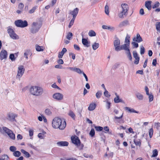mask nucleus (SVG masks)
<instances>
[{
  "mask_svg": "<svg viewBox=\"0 0 160 160\" xmlns=\"http://www.w3.org/2000/svg\"><path fill=\"white\" fill-rule=\"evenodd\" d=\"M52 127L54 129L63 130L66 126V122L63 119L58 117L54 118L52 122Z\"/></svg>",
  "mask_w": 160,
  "mask_h": 160,
  "instance_id": "1",
  "label": "nucleus"
},
{
  "mask_svg": "<svg viewBox=\"0 0 160 160\" xmlns=\"http://www.w3.org/2000/svg\"><path fill=\"white\" fill-rule=\"evenodd\" d=\"M121 11L118 13V16L119 18H123L128 14L129 7L127 4L122 3L121 5Z\"/></svg>",
  "mask_w": 160,
  "mask_h": 160,
  "instance_id": "2",
  "label": "nucleus"
},
{
  "mask_svg": "<svg viewBox=\"0 0 160 160\" xmlns=\"http://www.w3.org/2000/svg\"><path fill=\"white\" fill-rule=\"evenodd\" d=\"M30 92L32 94L38 96L42 93L43 90L42 88L40 87L32 86L31 88Z\"/></svg>",
  "mask_w": 160,
  "mask_h": 160,
  "instance_id": "3",
  "label": "nucleus"
},
{
  "mask_svg": "<svg viewBox=\"0 0 160 160\" xmlns=\"http://www.w3.org/2000/svg\"><path fill=\"white\" fill-rule=\"evenodd\" d=\"M130 37L127 35L125 38V44L120 46L119 51L124 50L127 52L130 50L129 48L130 44Z\"/></svg>",
  "mask_w": 160,
  "mask_h": 160,
  "instance_id": "4",
  "label": "nucleus"
},
{
  "mask_svg": "<svg viewBox=\"0 0 160 160\" xmlns=\"http://www.w3.org/2000/svg\"><path fill=\"white\" fill-rule=\"evenodd\" d=\"M41 27V25L38 22H34L30 28V31L32 33H36L38 32Z\"/></svg>",
  "mask_w": 160,
  "mask_h": 160,
  "instance_id": "5",
  "label": "nucleus"
},
{
  "mask_svg": "<svg viewBox=\"0 0 160 160\" xmlns=\"http://www.w3.org/2000/svg\"><path fill=\"white\" fill-rule=\"evenodd\" d=\"M71 139L72 142L77 146L79 150H82L83 149L84 145L81 143L78 137H72Z\"/></svg>",
  "mask_w": 160,
  "mask_h": 160,
  "instance_id": "6",
  "label": "nucleus"
},
{
  "mask_svg": "<svg viewBox=\"0 0 160 160\" xmlns=\"http://www.w3.org/2000/svg\"><path fill=\"white\" fill-rule=\"evenodd\" d=\"M15 24L18 27L24 28L28 26V24L26 21H22L21 20H17L15 22Z\"/></svg>",
  "mask_w": 160,
  "mask_h": 160,
  "instance_id": "7",
  "label": "nucleus"
},
{
  "mask_svg": "<svg viewBox=\"0 0 160 160\" xmlns=\"http://www.w3.org/2000/svg\"><path fill=\"white\" fill-rule=\"evenodd\" d=\"M25 69L22 65L19 66L18 68L17 74L16 77L17 79H20L24 72Z\"/></svg>",
  "mask_w": 160,
  "mask_h": 160,
  "instance_id": "8",
  "label": "nucleus"
},
{
  "mask_svg": "<svg viewBox=\"0 0 160 160\" xmlns=\"http://www.w3.org/2000/svg\"><path fill=\"white\" fill-rule=\"evenodd\" d=\"M8 32L10 36L12 39H19V36L15 33L12 29L8 27Z\"/></svg>",
  "mask_w": 160,
  "mask_h": 160,
  "instance_id": "9",
  "label": "nucleus"
},
{
  "mask_svg": "<svg viewBox=\"0 0 160 160\" xmlns=\"http://www.w3.org/2000/svg\"><path fill=\"white\" fill-rule=\"evenodd\" d=\"M52 97L54 99L60 101L63 99V95L62 94L60 93L57 92L55 93L52 95Z\"/></svg>",
  "mask_w": 160,
  "mask_h": 160,
  "instance_id": "10",
  "label": "nucleus"
},
{
  "mask_svg": "<svg viewBox=\"0 0 160 160\" xmlns=\"http://www.w3.org/2000/svg\"><path fill=\"white\" fill-rule=\"evenodd\" d=\"M120 41L118 38L114 41V46L115 47V49L116 51H119V49L120 47Z\"/></svg>",
  "mask_w": 160,
  "mask_h": 160,
  "instance_id": "11",
  "label": "nucleus"
},
{
  "mask_svg": "<svg viewBox=\"0 0 160 160\" xmlns=\"http://www.w3.org/2000/svg\"><path fill=\"white\" fill-rule=\"evenodd\" d=\"M129 25V22L128 20H125L120 23L118 25L119 28H122L123 27H126Z\"/></svg>",
  "mask_w": 160,
  "mask_h": 160,
  "instance_id": "12",
  "label": "nucleus"
},
{
  "mask_svg": "<svg viewBox=\"0 0 160 160\" xmlns=\"http://www.w3.org/2000/svg\"><path fill=\"white\" fill-rule=\"evenodd\" d=\"M7 52L4 50H2L0 53V59L2 60L3 59H6L7 57Z\"/></svg>",
  "mask_w": 160,
  "mask_h": 160,
  "instance_id": "13",
  "label": "nucleus"
},
{
  "mask_svg": "<svg viewBox=\"0 0 160 160\" xmlns=\"http://www.w3.org/2000/svg\"><path fill=\"white\" fill-rule=\"evenodd\" d=\"M79 11L78 8H74L73 10L70 11L69 14L73 16V18H75L77 15L78 14Z\"/></svg>",
  "mask_w": 160,
  "mask_h": 160,
  "instance_id": "14",
  "label": "nucleus"
},
{
  "mask_svg": "<svg viewBox=\"0 0 160 160\" xmlns=\"http://www.w3.org/2000/svg\"><path fill=\"white\" fill-rule=\"evenodd\" d=\"M17 117V115L13 113H11L8 114V119L11 121H15V118Z\"/></svg>",
  "mask_w": 160,
  "mask_h": 160,
  "instance_id": "15",
  "label": "nucleus"
},
{
  "mask_svg": "<svg viewBox=\"0 0 160 160\" xmlns=\"http://www.w3.org/2000/svg\"><path fill=\"white\" fill-rule=\"evenodd\" d=\"M133 41L138 42H140L142 41V39L140 34L138 33L137 34L136 37L133 38Z\"/></svg>",
  "mask_w": 160,
  "mask_h": 160,
  "instance_id": "16",
  "label": "nucleus"
},
{
  "mask_svg": "<svg viewBox=\"0 0 160 160\" xmlns=\"http://www.w3.org/2000/svg\"><path fill=\"white\" fill-rule=\"evenodd\" d=\"M57 144L58 146H66L68 145V143L66 141H60L58 142Z\"/></svg>",
  "mask_w": 160,
  "mask_h": 160,
  "instance_id": "17",
  "label": "nucleus"
},
{
  "mask_svg": "<svg viewBox=\"0 0 160 160\" xmlns=\"http://www.w3.org/2000/svg\"><path fill=\"white\" fill-rule=\"evenodd\" d=\"M96 106L97 105L95 103L92 102L89 104L88 109L90 111H93L95 109Z\"/></svg>",
  "mask_w": 160,
  "mask_h": 160,
  "instance_id": "18",
  "label": "nucleus"
},
{
  "mask_svg": "<svg viewBox=\"0 0 160 160\" xmlns=\"http://www.w3.org/2000/svg\"><path fill=\"white\" fill-rule=\"evenodd\" d=\"M125 110L129 113H138V112L136 111L134 109L130 107H126L124 108Z\"/></svg>",
  "mask_w": 160,
  "mask_h": 160,
  "instance_id": "19",
  "label": "nucleus"
},
{
  "mask_svg": "<svg viewBox=\"0 0 160 160\" xmlns=\"http://www.w3.org/2000/svg\"><path fill=\"white\" fill-rule=\"evenodd\" d=\"M152 2V1H147L145 2V7L149 10H150L151 9Z\"/></svg>",
  "mask_w": 160,
  "mask_h": 160,
  "instance_id": "20",
  "label": "nucleus"
},
{
  "mask_svg": "<svg viewBox=\"0 0 160 160\" xmlns=\"http://www.w3.org/2000/svg\"><path fill=\"white\" fill-rule=\"evenodd\" d=\"M82 42L83 44L86 47H88L90 46V42H88L86 39L82 38Z\"/></svg>",
  "mask_w": 160,
  "mask_h": 160,
  "instance_id": "21",
  "label": "nucleus"
},
{
  "mask_svg": "<svg viewBox=\"0 0 160 160\" xmlns=\"http://www.w3.org/2000/svg\"><path fill=\"white\" fill-rule=\"evenodd\" d=\"M32 53L30 50L26 49L25 51V52L24 54V56L26 59H28V55H32Z\"/></svg>",
  "mask_w": 160,
  "mask_h": 160,
  "instance_id": "22",
  "label": "nucleus"
},
{
  "mask_svg": "<svg viewBox=\"0 0 160 160\" xmlns=\"http://www.w3.org/2000/svg\"><path fill=\"white\" fill-rule=\"evenodd\" d=\"M116 95V97L114 98V102L115 103H118L120 102H123V101L121 99H120L119 98L118 95L117 93H115Z\"/></svg>",
  "mask_w": 160,
  "mask_h": 160,
  "instance_id": "23",
  "label": "nucleus"
},
{
  "mask_svg": "<svg viewBox=\"0 0 160 160\" xmlns=\"http://www.w3.org/2000/svg\"><path fill=\"white\" fill-rule=\"evenodd\" d=\"M67 50L65 48H63L62 51L59 52L58 55V58H61L62 57V56L64 53L67 52Z\"/></svg>",
  "mask_w": 160,
  "mask_h": 160,
  "instance_id": "24",
  "label": "nucleus"
},
{
  "mask_svg": "<svg viewBox=\"0 0 160 160\" xmlns=\"http://www.w3.org/2000/svg\"><path fill=\"white\" fill-rule=\"evenodd\" d=\"M10 139L14 140L15 139V134L13 133L12 131L11 130L7 134Z\"/></svg>",
  "mask_w": 160,
  "mask_h": 160,
  "instance_id": "25",
  "label": "nucleus"
},
{
  "mask_svg": "<svg viewBox=\"0 0 160 160\" xmlns=\"http://www.w3.org/2000/svg\"><path fill=\"white\" fill-rule=\"evenodd\" d=\"M21 151L24 155L25 157H26V158H29L30 157V155L29 153L28 152L25 151L24 149H21Z\"/></svg>",
  "mask_w": 160,
  "mask_h": 160,
  "instance_id": "26",
  "label": "nucleus"
},
{
  "mask_svg": "<svg viewBox=\"0 0 160 160\" xmlns=\"http://www.w3.org/2000/svg\"><path fill=\"white\" fill-rule=\"evenodd\" d=\"M136 96L137 98L140 100H142L143 98V96L141 93H137L136 94Z\"/></svg>",
  "mask_w": 160,
  "mask_h": 160,
  "instance_id": "27",
  "label": "nucleus"
},
{
  "mask_svg": "<svg viewBox=\"0 0 160 160\" xmlns=\"http://www.w3.org/2000/svg\"><path fill=\"white\" fill-rule=\"evenodd\" d=\"M99 43L95 42L92 45V49L93 50H95L98 48L99 47Z\"/></svg>",
  "mask_w": 160,
  "mask_h": 160,
  "instance_id": "28",
  "label": "nucleus"
},
{
  "mask_svg": "<svg viewBox=\"0 0 160 160\" xmlns=\"http://www.w3.org/2000/svg\"><path fill=\"white\" fill-rule=\"evenodd\" d=\"M68 115L70 116L74 120L75 119L76 115L72 111H70L68 113Z\"/></svg>",
  "mask_w": 160,
  "mask_h": 160,
  "instance_id": "29",
  "label": "nucleus"
},
{
  "mask_svg": "<svg viewBox=\"0 0 160 160\" xmlns=\"http://www.w3.org/2000/svg\"><path fill=\"white\" fill-rule=\"evenodd\" d=\"M72 33L71 32H69L68 33H67V35L66 36V38L68 39L69 40H70L72 39Z\"/></svg>",
  "mask_w": 160,
  "mask_h": 160,
  "instance_id": "30",
  "label": "nucleus"
},
{
  "mask_svg": "<svg viewBox=\"0 0 160 160\" xmlns=\"http://www.w3.org/2000/svg\"><path fill=\"white\" fill-rule=\"evenodd\" d=\"M35 48L36 51H43V49L42 47H40L38 45H35Z\"/></svg>",
  "mask_w": 160,
  "mask_h": 160,
  "instance_id": "31",
  "label": "nucleus"
},
{
  "mask_svg": "<svg viewBox=\"0 0 160 160\" xmlns=\"http://www.w3.org/2000/svg\"><path fill=\"white\" fill-rule=\"evenodd\" d=\"M88 35L90 37L95 36L96 35V34L94 31L91 30L88 32Z\"/></svg>",
  "mask_w": 160,
  "mask_h": 160,
  "instance_id": "32",
  "label": "nucleus"
},
{
  "mask_svg": "<svg viewBox=\"0 0 160 160\" xmlns=\"http://www.w3.org/2000/svg\"><path fill=\"white\" fill-rule=\"evenodd\" d=\"M160 3H159V2L158 1H156L152 5V8L153 9L156 8L158 7Z\"/></svg>",
  "mask_w": 160,
  "mask_h": 160,
  "instance_id": "33",
  "label": "nucleus"
},
{
  "mask_svg": "<svg viewBox=\"0 0 160 160\" xmlns=\"http://www.w3.org/2000/svg\"><path fill=\"white\" fill-rule=\"evenodd\" d=\"M156 27L157 31L160 32V22H157L156 23Z\"/></svg>",
  "mask_w": 160,
  "mask_h": 160,
  "instance_id": "34",
  "label": "nucleus"
},
{
  "mask_svg": "<svg viewBox=\"0 0 160 160\" xmlns=\"http://www.w3.org/2000/svg\"><path fill=\"white\" fill-rule=\"evenodd\" d=\"M45 113L47 115H50L52 114V112L49 108H47L45 110Z\"/></svg>",
  "mask_w": 160,
  "mask_h": 160,
  "instance_id": "35",
  "label": "nucleus"
},
{
  "mask_svg": "<svg viewBox=\"0 0 160 160\" xmlns=\"http://www.w3.org/2000/svg\"><path fill=\"white\" fill-rule=\"evenodd\" d=\"M126 53L128 57V58L129 60H130V61H132V58L131 53L130 52V51L129 50L128 51H127L126 52Z\"/></svg>",
  "mask_w": 160,
  "mask_h": 160,
  "instance_id": "36",
  "label": "nucleus"
},
{
  "mask_svg": "<svg viewBox=\"0 0 160 160\" xmlns=\"http://www.w3.org/2000/svg\"><path fill=\"white\" fill-rule=\"evenodd\" d=\"M21 152L19 151H15L13 153V155L15 157H19L21 155Z\"/></svg>",
  "mask_w": 160,
  "mask_h": 160,
  "instance_id": "37",
  "label": "nucleus"
},
{
  "mask_svg": "<svg viewBox=\"0 0 160 160\" xmlns=\"http://www.w3.org/2000/svg\"><path fill=\"white\" fill-rule=\"evenodd\" d=\"M153 154L152 155V157H156L158 155V151L157 149H154L152 151Z\"/></svg>",
  "mask_w": 160,
  "mask_h": 160,
  "instance_id": "38",
  "label": "nucleus"
},
{
  "mask_svg": "<svg viewBox=\"0 0 160 160\" xmlns=\"http://www.w3.org/2000/svg\"><path fill=\"white\" fill-rule=\"evenodd\" d=\"M1 160H9V158L8 155H4L1 156Z\"/></svg>",
  "mask_w": 160,
  "mask_h": 160,
  "instance_id": "39",
  "label": "nucleus"
},
{
  "mask_svg": "<svg viewBox=\"0 0 160 160\" xmlns=\"http://www.w3.org/2000/svg\"><path fill=\"white\" fill-rule=\"evenodd\" d=\"M102 95V92L101 91H98L96 94V96L98 99Z\"/></svg>",
  "mask_w": 160,
  "mask_h": 160,
  "instance_id": "40",
  "label": "nucleus"
},
{
  "mask_svg": "<svg viewBox=\"0 0 160 160\" xmlns=\"http://www.w3.org/2000/svg\"><path fill=\"white\" fill-rule=\"evenodd\" d=\"M2 129L4 131V132L7 134L11 130L5 127H2Z\"/></svg>",
  "mask_w": 160,
  "mask_h": 160,
  "instance_id": "41",
  "label": "nucleus"
},
{
  "mask_svg": "<svg viewBox=\"0 0 160 160\" xmlns=\"http://www.w3.org/2000/svg\"><path fill=\"white\" fill-rule=\"evenodd\" d=\"M37 6H35L34 7H33L29 11V13L31 14L33 13L34 12L35 10L37 9Z\"/></svg>",
  "mask_w": 160,
  "mask_h": 160,
  "instance_id": "42",
  "label": "nucleus"
},
{
  "mask_svg": "<svg viewBox=\"0 0 160 160\" xmlns=\"http://www.w3.org/2000/svg\"><path fill=\"white\" fill-rule=\"evenodd\" d=\"M104 95L106 97L108 98H109L110 96V95L106 89L105 90V91L104 92Z\"/></svg>",
  "mask_w": 160,
  "mask_h": 160,
  "instance_id": "43",
  "label": "nucleus"
},
{
  "mask_svg": "<svg viewBox=\"0 0 160 160\" xmlns=\"http://www.w3.org/2000/svg\"><path fill=\"white\" fill-rule=\"evenodd\" d=\"M134 142L135 144L137 146H140L141 144V142L140 140H134Z\"/></svg>",
  "mask_w": 160,
  "mask_h": 160,
  "instance_id": "44",
  "label": "nucleus"
},
{
  "mask_svg": "<svg viewBox=\"0 0 160 160\" xmlns=\"http://www.w3.org/2000/svg\"><path fill=\"white\" fill-rule=\"evenodd\" d=\"M75 19L73 18H72L71 19L68 26L69 28H70L72 27V26L73 25Z\"/></svg>",
  "mask_w": 160,
  "mask_h": 160,
  "instance_id": "45",
  "label": "nucleus"
},
{
  "mask_svg": "<svg viewBox=\"0 0 160 160\" xmlns=\"http://www.w3.org/2000/svg\"><path fill=\"white\" fill-rule=\"evenodd\" d=\"M95 128L96 130L98 131H102L103 129V128L102 127L100 126H95Z\"/></svg>",
  "mask_w": 160,
  "mask_h": 160,
  "instance_id": "46",
  "label": "nucleus"
},
{
  "mask_svg": "<svg viewBox=\"0 0 160 160\" xmlns=\"http://www.w3.org/2000/svg\"><path fill=\"white\" fill-rule=\"evenodd\" d=\"M153 129L152 128H151L149 130V137L150 138H151L152 137L153 134Z\"/></svg>",
  "mask_w": 160,
  "mask_h": 160,
  "instance_id": "47",
  "label": "nucleus"
},
{
  "mask_svg": "<svg viewBox=\"0 0 160 160\" xmlns=\"http://www.w3.org/2000/svg\"><path fill=\"white\" fill-rule=\"evenodd\" d=\"M109 8L108 6L106 5L105 7V12L106 14L108 15L109 14Z\"/></svg>",
  "mask_w": 160,
  "mask_h": 160,
  "instance_id": "48",
  "label": "nucleus"
},
{
  "mask_svg": "<svg viewBox=\"0 0 160 160\" xmlns=\"http://www.w3.org/2000/svg\"><path fill=\"white\" fill-rule=\"evenodd\" d=\"M148 96V98L149 99V102H150L152 101L153 99V96L152 94H149Z\"/></svg>",
  "mask_w": 160,
  "mask_h": 160,
  "instance_id": "49",
  "label": "nucleus"
},
{
  "mask_svg": "<svg viewBox=\"0 0 160 160\" xmlns=\"http://www.w3.org/2000/svg\"><path fill=\"white\" fill-rule=\"evenodd\" d=\"M145 52V48L142 46H141L140 47V54L142 55Z\"/></svg>",
  "mask_w": 160,
  "mask_h": 160,
  "instance_id": "50",
  "label": "nucleus"
},
{
  "mask_svg": "<svg viewBox=\"0 0 160 160\" xmlns=\"http://www.w3.org/2000/svg\"><path fill=\"white\" fill-rule=\"evenodd\" d=\"M90 135L92 137L94 136L95 131H94V129L92 128L91 129V131L90 132Z\"/></svg>",
  "mask_w": 160,
  "mask_h": 160,
  "instance_id": "51",
  "label": "nucleus"
},
{
  "mask_svg": "<svg viewBox=\"0 0 160 160\" xmlns=\"http://www.w3.org/2000/svg\"><path fill=\"white\" fill-rule=\"evenodd\" d=\"M9 149L10 151L12 152H14L16 150V148L13 146L10 147Z\"/></svg>",
  "mask_w": 160,
  "mask_h": 160,
  "instance_id": "52",
  "label": "nucleus"
},
{
  "mask_svg": "<svg viewBox=\"0 0 160 160\" xmlns=\"http://www.w3.org/2000/svg\"><path fill=\"white\" fill-rule=\"evenodd\" d=\"M133 56L135 58H139V57L138 56L137 53L135 51L133 52Z\"/></svg>",
  "mask_w": 160,
  "mask_h": 160,
  "instance_id": "53",
  "label": "nucleus"
},
{
  "mask_svg": "<svg viewBox=\"0 0 160 160\" xmlns=\"http://www.w3.org/2000/svg\"><path fill=\"white\" fill-rule=\"evenodd\" d=\"M132 42V45L134 47L137 48L138 46V44L136 42Z\"/></svg>",
  "mask_w": 160,
  "mask_h": 160,
  "instance_id": "54",
  "label": "nucleus"
},
{
  "mask_svg": "<svg viewBox=\"0 0 160 160\" xmlns=\"http://www.w3.org/2000/svg\"><path fill=\"white\" fill-rule=\"evenodd\" d=\"M123 115V113H120V116L119 117H118L117 116H115L114 117V118H115V119L116 120L121 119Z\"/></svg>",
  "mask_w": 160,
  "mask_h": 160,
  "instance_id": "55",
  "label": "nucleus"
},
{
  "mask_svg": "<svg viewBox=\"0 0 160 160\" xmlns=\"http://www.w3.org/2000/svg\"><path fill=\"white\" fill-rule=\"evenodd\" d=\"M52 88H57L59 90L61 89L60 88H59L58 86H57V85L55 83L52 84Z\"/></svg>",
  "mask_w": 160,
  "mask_h": 160,
  "instance_id": "56",
  "label": "nucleus"
},
{
  "mask_svg": "<svg viewBox=\"0 0 160 160\" xmlns=\"http://www.w3.org/2000/svg\"><path fill=\"white\" fill-rule=\"evenodd\" d=\"M24 7V5L22 3H20L18 6V8L19 9L22 10Z\"/></svg>",
  "mask_w": 160,
  "mask_h": 160,
  "instance_id": "57",
  "label": "nucleus"
},
{
  "mask_svg": "<svg viewBox=\"0 0 160 160\" xmlns=\"http://www.w3.org/2000/svg\"><path fill=\"white\" fill-rule=\"evenodd\" d=\"M75 71L77 73L79 74L82 73V72L81 71V70L78 68H76Z\"/></svg>",
  "mask_w": 160,
  "mask_h": 160,
  "instance_id": "58",
  "label": "nucleus"
},
{
  "mask_svg": "<svg viewBox=\"0 0 160 160\" xmlns=\"http://www.w3.org/2000/svg\"><path fill=\"white\" fill-rule=\"evenodd\" d=\"M9 58L12 61L14 60L15 59L14 58V55L12 54H11L10 55Z\"/></svg>",
  "mask_w": 160,
  "mask_h": 160,
  "instance_id": "59",
  "label": "nucleus"
},
{
  "mask_svg": "<svg viewBox=\"0 0 160 160\" xmlns=\"http://www.w3.org/2000/svg\"><path fill=\"white\" fill-rule=\"evenodd\" d=\"M29 135L30 137H32L33 136V131L32 130H30L29 131Z\"/></svg>",
  "mask_w": 160,
  "mask_h": 160,
  "instance_id": "60",
  "label": "nucleus"
},
{
  "mask_svg": "<svg viewBox=\"0 0 160 160\" xmlns=\"http://www.w3.org/2000/svg\"><path fill=\"white\" fill-rule=\"evenodd\" d=\"M139 58H135V61L134 62V64H137L138 63L139 61Z\"/></svg>",
  "mask_w": 160,
  "mask_h": 160,
  "instance_id": "61",
  "label": "nucleus"
},
{
  "mask_svg": "<svg viewBox=\"0 0 160 160\" xmlns=\"http://www.w3.org/2000/svg\"><path fill=\"white\" fill-rule=\"evenodd\" d=\"M145 90L146 91V94L147 95H149V89L147 87V86L145 87Z\"/></svg>",
  "mask_w": 160,
  "mask_h": 160,
  "instance_id": "62",
  "label": "nucleus"
},
{
  "mask_svg": "<svg viewBox=\"0 0 160 160\" xmlns=\"http://www.w3.org/2000/svg\"><path fill=\"white\" fill-rule=\"evenodd\" d=\"M108 30L110 31H114L115 30V28L113 27L109 26Z\"/></svg>",
  "mask_w": 160,
  "mask_h": 160,
  "instance_id": "63",
  "label": "nucleus"
},
{
  "mask_svg": "<svg viewBox=\"0 0 160 160\" xmlns=\"http://www.w3.org/2000/svg\"><path fill=\"white\" fill-rule=\"evenodd\" d=\"M139 13L141 15H143L144 14V11L143 8H141L140 9Z\"/></svg>",
  "mask_w": 160,
  "mask_h": 160,
  "instance_id": "64",
  "label": "nucleus"
}]
</instances>
